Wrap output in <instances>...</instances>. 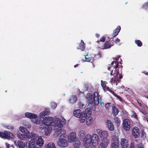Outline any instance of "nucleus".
Instances as JSON below:
<instances>
[{
  "mask_svg": "<svg viewBox=\"0 0 148 148\" xmlns=\"http://www.w3.org/2000/svg\"><path fill=\"white\" fill-rule=\"evenodd\" d=\"M84 145L86 148H88L90 146L91 142L88 141H83Z\"/></svg>",
  "mask_w": 148,
  "mask_h": 148,
  "instance_id": "obj_37",
  "label": "nucleus"
},
{
  "mask_svg": "<svg viewBox=\"0 0 148 148\" xmlns=\"http://www.w3.org/2000/svg\"><path fill=\"white\" fill-rule=\"evenodd\" d=\"M49 114V110H45L40 113L39 116L41 118H44L45 115Z\"/></svg>",
  "mask_w": 148,
  "mask_h": 148,
  "instance_id": "obj_24",
  "label": "nucleus"
},
{
  "mask_svg": "<svg viewBox=\"0 0 148 148\" xmlns=\"http://www.w3.org/2000/svg\"><path fill=\"white\" fill-rule=\"evenodd\" d=\"M130 148H134V145L133 143H131Z\"/></svg>",
  "mask_w": 148,
  "mask_h": 148,
  "instance_id": "obj_55",
  "label": "nucleus"
},
{
  "mask_svg": "<svg viewBox=\"0 0 148 148\" xmlns=\"http://www.w3.org/2000/svg\"><path fill=\"white\" fill-rule=\"evenodd\" d=\"M93 102H101L102 97L98 92L95 91L93 94Z\"/></svg>",
  "mask_w": 148,
  "mask_h": 148,
  "instance_id": "obj_10",
  "label": "nucleus"
},
{
  "mask_svg": "<svg viewBox=\"0 0 148 148\" xmlns=\"http://www.w3.org/2000/svg\"><path fill=\"white\" fill-rule=\"evenodd\" d=\"M42 123L48 126H50L53 123V119L52 117H45L43 120Z\"/></svg>",
  "mask_w": 148,
  "mask_h": 148,
  "instance_id": "obj_4",
  "label": "nucleus"
},
{
  "mask_svg": "<svg viewBox=\"0 0 148 148\" xmlns=\"http://www.w3.org/2000/svg\"><path fill=\"white\" fill-rule=\"evenodd\" d=\"M142 73L145 74V75H148V72H146V71H144L142 72Z\"/></svg>",
  "mask_w": 148,
  "mask_h": 148,
  "instance_id": "obj_58",
  "label": "nucleus"
},
{
  "mask_svg": "<svg viewBox=\"0 0 148 148\" xmlns=\"http://www.w3.org/2000/svg\"><path fill=\"white\" fill-rule=\"evenodd\" d=\"M114 79L113 78L111 79H110V82L112 83V84H114L115 83V82H114Z\"/></svg>",
  "mask_w": 148,
  "mask_h": 148,
  "instance_id": "obj_56",
  "label": "nucleus"
},
{
  "mask_svg": "<svg viewBox=\"0 0 148 148\" xmlns=\"http://www.w3.org/2000/svg\"><path fill=\"white\" fill-rule=\"evenodd\" d=\"M91 142L92 144L97 143H98L99 141V139L98 136L96 134H93L91 135Z\"/></svg>",
  "mask_w": 148,
  "mask_h": 148,
  "instance_id": "obj_16",
  "label": "nucleus"
},
{
  "mask_svg": "<svg viewBox=\"0 0 148 148\" xmlns=\"http://www.w3.org/2000/svg\"><path fill=\"white\" fill-rule=\"evenodd\" d=\"M123 129L126 131H129L131 127L130 120L127 119H124L123 121Z\"/></svg>",
  "mask_w": 148,
  "mask_h": 148,
  "instance_id": "obj_6",
  "label": "nucleus"
},
{
  "mask_svg": "<svg viewBox=\"0 0 148 148\" xmlns=\"http://www.w3.org/2000/svg\"><path fill=\"white\" fill-rule=\"evenodd\" d=\"M106 124L109 130L112 131L114 130V125L110 120L108 119L106 121Z\"/></svg>",
  "mask_w": 148,
  "mask_h": 148,
  "instance_id": "obj_17",
  "label": "nucleus"
},
{
  "mask_svg": "<svg viewBox=\"0 0 148 148\" xmlns=\"http://www.w3.org/2000/svg\"><path fill=\"white\" fill-rule=\"evenodd\" d=\"M64 135L65 134H61L58 142V146L62 148L66 147L68 144V141L66 139L64 138H62V136L63 137H65Z\"/></svg>",
  "mask_w": 148,
  "mask_h": 148,
  "instance_id": "obj_2",
  "label": "nucleus"
},
{
  "mask_svg": "<svg viewBox=\"0 0 148 148\" xmlns=\"http://www.w3.org/2000/svg\"><path fill=\"white\" fill-rule=\"evenodd\" d=\"M6 147L7 148H9L10 147V145L8 143H5Z\"/></svg>",
  "mask_w": 148,
  "mask_h": 148,
  "instance_id": "obj_59",
  "label": "nucleus"
},
{
  "mask_svg": "<svg viewBox=\"0 0 148 148\" xmlns=\"http://www.w3.org/2000/svg\"><path fill=\"white\" fill-rule=\"evenodd\" d=\"M142 8L146 9L148 8V3L147 2L144 3L142 7Z\"/></svg>",
  "mask_w": 148,
  "mask_h": 148,
  "instance_id": "obj_46",
  "label": "nucleus"
},
{
  "mask_svg": "<svg viewBox=\"0 0 148 148\" xmlns=\"http://www.w3.org/2000/svg\"><path fill=\"white\" fill-rule=\"evenodd\" d=\"M118 98L119 99V101H122V99L121 98V97H119V96H118Z\"/></svg>",
  "mask_w": 148,
  "mask_h": 148,
  "instance_id": "obj_62",
  "label": "nucleus"
},
{
  "mask_svg": "<svg viewBox=\"0 0 148 148\" xmlns=\"http://www.w3.org/2000/svg\"><path fill=\"white\" fill-rule=\"evenodd\" d=\"M143 145L141 144H139L138 145V148H143Z\"/></svg>",
  "mask_w": 148,
  "mask_h": 148,
  "instance_id": "obj_54",
  "label": "nucleus"
},
{
  "mask_svg": "<svg viewBox=\"0 0 148 148\" xmlns=\"http://www.w3.org/2000/svg\"><path fill=\"white\" fill-rule=\"evenodd\" d=\"M84 104L82 102H78L77 104V107L79 108H82L84 106Z\"/></svg>",
  "mask_w": 148,
  "mask_h": 148,
  "instance_id": "obj_44",
  "label": "nucleus"
},
{
  "mask_svg": "<svg viewBox=\"0 0 148 148\" xmlns=\"http://www.w3.org/2000/svg\"><path fill=\"white\" fill-rule=\"evenodd\" d=\"M52 130L51 127H48L47 128H46L45 130V134L47 136L49 135L52 132Z\"/></svg>",
  "mask_w": 148,
  "mask_h": 148,
  "instance_id": "obj_25",
  "label": "nucleus"
},
{
  "mask_svg": "<svg viewBox=\"0 0 148 148\" xmlns=\"http://www.w3.org/2000/svg\"><path fill=\"white\" fill-rule=\"evenodd\" d=\"M112 114L114 115H116L118 113L119 111L118 109L115 106H113L112 107Z\"/></svg>",
  "mask_w": 148,
  "mask_h": 148,
  "instance_id": "obj_31",
  "label": "nucleus"
},
{
  "mask_svg": "<svg viewBox=\"0 0 148 148\" xmlns=\"http://www.w3.org/2000/svg\"><path fill=\"white\" fill-rule=\"evenodd\" d=\"M81 143L79 140H76L74 144V147L75 148H79L80 145Z\"/></svg>",
  "mask_w": 148,
  "mask_h": 148,
  "instance_id": "obj_33",
  "label": "nucleus"
},
{
  "mask_svg": "<svg viewBox=\"0 0 148 148\" xmlns=\"http://www.w3.org/2000/svg\"><path fill=\"white\" fill-rule=\"evenodd\" d=\"M109 143V140L107 138H104L102 142L99 144L100 148H106L108 145Z\"/></svg>",
  "mask_w": 148,
  "mask_h": 148,
  "instance_id": "obj_13",
  "label": "nucleus"
},
{
  "mask_svg": "<svg viewBox=\"0 0 148 148\" xmlns=\"http://www.w3.org/2000/svg\"><path fill=\"white\" fill-rule=\"evenodd\" d=\"M25 116L27 118L33 119L32 121L36 124H40V119L37 117V115L32 113L26 112L25 114Z\"/></svg>",
  "mask_w": 148,
  "mask_h": 148,
  "instance_id": "obj_1",
  "label": "nucleus"
},
{
  "mask_svg": "<svg viewBox=\"0 0 148 148\" xmlns=\"http://www.w3.org/2000/svg\"><path fill=\"white\" fill-rule=\"evenodd\" d=\"M141 136L142 137H146V133L144 131H142L141 132Z\"/></svg>",
  "mask_w": 148,
  "mask_h": 148,
  "instance_id": "obj_49",
  "label": "nucleus"
},
{
  "mask_svg": "<svg viewBox=\"0 0 148 148\" xmlns=\"http://www.w3.org/2000/svg\"><path fill=\"white\" fill-rule=\"evenodd\" d=\"M96 131L98 134L101 138H106L108 136V133L106 131L102 130L99 129H97Z\"/></svg>",
  "mask_w": 148,
  "mask_h": 148,
  "instance_id": "obj_7",
  "label": "nucleus"
},
{
  "mask_svg": "<svg viewBox=\"0 0 148 148\" xmlns=\"http://www.w3.org/2000/svg\"><path fill=\"white\" fill-rule=\"evenodd\" d=\"M0 137L9 140L10 138L13 139L14 138V135L10 132L5 131L3 132H0Z\"/></svg>",
  "mask_w": 148,
  "mask_h": 148,
  "instance_id": "obj_3",
  "label": "nucleus"
},
{
  "mask_svg": "<svg viewBox=\"0 0 148 148\" xmlns=\"http://www.w3.org/2000/svg\"><path fill=\"white\" fill-rule=\"evenodd\" d=\"M27 136L28 138L31 139L29 144L31 141V143L33 142L34 143V144H35V142L38 138V135L37 134L31 132L30 134H27Z\"/></svg>",
  "mask_w": 148,
  "mask_h": 148,
  "instance_id": "obj_5",
  "label": "nucleus"
},
{
  "mask_svg": "<svg viewBox=\"0 0 148 148\" xmlns=\"http://www.w3.org/2000/svg\"><path fill=\"white\" fill-rule=\"evenodd\" d=\"M111 104L110 102H107L106 104H105V106L106 108L108 110L110 107Z\"/></svg>",
  "mask_w": 148,
  "mask_h": 148,
  "instance_id": "obj_45",
  "label": "nucleus"
},
{
  "mask_svg": "<svg viewBox=\"0 0 148 148\" xmlns=\"http://www.w3.org/2000/svg\"><path fill=\"white\" fill-rule=\"evenodd\" d=\"M84 86L85 87V88L86 91H87L88 90V85L87 84H85L84 85Z\"/></svg>",
  "mask_w": 148,
  "mask_h": 148,
  "instance_id": "obj_52",
  "label": "nucleus"
},
{
  "mask_svg": "<svg viewBox=\"0 0 148 148\" xmlns=\"http://www.w3.org/2000/svg\"><path fill=\"white\" fill-rule=\"evenodd\" d=\"M19 129L21 131V132L23 133V134H26V135L29 134L27 133V131L28 130L26 128L24 127H19ZM29 132H28V133H29Z\"/></svg>",
  "mask_w": 148,
  "mask_h": 148,
  "instance_id": "obj_28",
  "label": "nucleus"
},
{
  "mask_svg": "<svg viewBox=\"0 0 148 148\" xmlns=\"http://www.w3.org/2000/svg\"><path fill=\"white\" fill-rule=\"evenodd\" d=\"M82 112L80 110H75L73 111V114L74 116L78 118L81 114Z\"/></svg>",
  "mask_w": 148,
  "mask_h": 148,
  "instance_id": "obj_23",
  "label": "nucleus"
},
{
  "mask_svg": "<svg viewBox=\"0 0 148 148\" xmlns=\"http://www.w3.org/2000/svg\"><path fill=\"white\" fill-rule=\"evenodd\" d=\"M112 39V38H111L110 40ZM114 41L112 40L106 41L103 45V47L102 49H106L110 48L114 45Z\"/></svg>",
  "mask_w": 148,
  "mask_h": 148,
  "instance_id": "obj_9",
  "label": "nucleus"
},
{
  "mask_svg": "<svg viewBox=\"0 0 148 148\" xmlns=\"http://www.w3.org/2000/svg\"><path fill=\"white\" fill-rule=\"evenodd\" d=\"M93 95L90 93H88L86 96V99L88 102H93Z\"/></svg>",
  "mask_w": 148,
  "mask_h": 148,
  "instance_id": "obj_20",
  "label": "nucleus"
},
{
  "mask_svg": "<svg viewBox=\"0 0 148 148\" xmlns=\"http://www.w3.org/2000/svg\"><path fill=\"white\" fill-rule=\"evenodd\" d=\"M138 104L139 105L141 106V107H143V104L141 103V102H138Z\"/></svg>",
  "mask_w": 148,
  "mask_h": 148,
  "instance_id": "obj_61",
  "label": "nucleus"
},
{
  "mask_svg": "<svg viewBox=\"0 0 148 148\" xmlns=\"http://www.w3.org/2000/svg\"><path fill=\"white\" fill-rule=\"evenodd\" d=\"M99 103L100 104L101 106H102V104H103V102H89V103H88V104H93V105L94 104L95 105H97Z\"/></svg>",
  "mask_w": 148,
  "mask_h": 148,
  "instance_id": "obj_47",
  "label": "nucleus"
},
{
  "mask_svg": "<svg viewBox=\"0 0 148 148\" xmlns=\"http://www.w3.org/2000/svg\"><path fill=\"white\" fill-rule=\"evenodd\" d=\"M66 120L65 119H63V121H62V123H63V122H64V124L66 123Z\"/></svg>",
  "mask_w": 148,
  "mask_h": 148,
  "instance_id": "obj_63",
  "label": "nucleus"
},
{
  "mask_svg": "<svg viewBox=\"0 0 148 148\" xmlns=\"http://www.w3.org/2000/svg\"><path fill=\"white\" fill-rule=\"evenodd\" d=\"M106 83V81H103L102 80L101 81V85L104 90H105Z\"/></svg>",
  "mask_w": 148,
  "mask_h": 148,
  "instance_id": "obj_41",
  "label": "nucleus"
},
{
  "mask_svg": "<svg viewBox=\"0 0 148 148\" xmlns=\"http://www.w3.org/2000/svg\"><path fill=\"white\" fill-rule=\"evenodd\" d=\"M117 142L113 143L111 145V148H119V141L117 140Z\"/></svg>",
  "mask_w": 148,
  "mask_h": 148,
  "instance_id": "obj_30",
  "label": "nucleus"
},
{
  "mask_svg": "<svg viewBox=\"0 0 148 148\" xmlns=\"http://www.w3.org/2000/svg\"><path fill=\"white\" fill-rule=\"evenodd\" d=\"M17 137L21 140H25L27 138V135L23 134H17Z\"/></svg>",
  "mask_w": 148,
  "mask_h": 148,
  "instance_id": "obj_26",
  "label": "nucleus"
},
{
  "mask_svg": "<svg viewBox=\"0 0 148 148\" xmlns=\"http://www.w3.org/2000/svg\"><path fill=\"white\" fill-rule=\"evenodd\" d=\"M132 136L135 138H138L140 136V131L138 127L134 126L132 129Z\"/></svg>",
  "mask_w": 148,
  "mask_h": 148,
  "instance_id": "obj_11",
  "label": "nucleus"
},
{
  "mask_svg": "<svg viewBox=\"0 0 148 148\" xmlns=\"http://www.w3.org/2000/svg\"><path fill=\"white\" fill-rule=\"evenodd\" d=\"M121 146L122 148H129V145L128 141L125 138H121Z\"/></svg>",
  "mask_w": 148,
  "mask_h": 148,
  "instance_id": "obj_14",
  "label": "nucleus"
},
{
  "mask_svg": "<svg viewBox=\"0 0 148 148\" xmlns=\"http://www.w3.org/2000/svg\"><path fill=\"white\" fill-rule=\"evenodd\" d=\"M133 117L134 118H135L137 120H138V118L137 115L135 112L133 114Z\"/></svg>",
  "mask_w": 148,
  "mask_h": 148,
  "instance_id": "obj_51",
  "label": "nucleus"
},
{
  "mask_svg": "<svg viewBox=\"0 0 148 148\" xmlns=\"http://www.w3.org/2000/svg\"><path fill=\"white\" fill-rule=\"evenodd\" d=\"M76 139V133L75 132L71 133L68 136V140L70 143L74 141Z\"/></svg>",
  "mask_w": 148,
  "mask_h": 148,
  "instance_id": "obj_15",
  "label": "nucleus"
},
{
  "mask_svg": "<svg viewBox=\"0 0 148 148\" xmlns=\"http://www.w3.org/2000/svg\"><path fill=\"white\" fill-rule=\"evenodd\" d=\"M77 100V97L75 95H72L69 101L70 102H76Z\"/></svg>",
  "mask_w": 148,
  "mask_h": 148,
  "instance_id": "obj_35",
  "label": "nucleus"
},
{
  "mask_svg": "<svg viewBox=\"0 0 148 148\" xmlns=\"http://www.w3.org/2000/svg\"><path fill=\"white\" fill-rule=\"evenodd\" d=\"M16 145L19 148H24L25 146V143L21 141H18Z\"/></svg>",
  "mask_w": 148,
  "mask_h": 148,
  "instance_id": "obj_22",
  "label": "nucleus"
},
{
  "mask_svg": "<svg viewBox=\"0 0 148 148\" xmlns=\"http://www.w3.org/2000/svg\"><path fill=\"white\" fill-rule=\"evenodd\" d=\"M121 57V56L120 55L118 56L117 57H115L114 58H113V59L114 60H118Z\"/></svg>",
  "mask_w": 148,
  "mask_h": 148,
  "instance_id": "obj_53",
  "label": "nucleus"
},
{
  "mask_svg": "<svg viewBox=\"0 0 148 148\" xmlns=\"http://www.w3.org/2000/svg\"><path fill=\"white\" fill-rule=\"evenodd\" d=\"M87 54L86 55H84L85 56V59L86 60V62H92L94 60V58H87L86 57V56H87Z\"/></svg>",
  "mask_w": 148,
  "mask_h": 148,
  "instance_id": "obj_42",
  "label": "nucleus"
},
{
  "mask_svg": "<svg viewBox=\"0 0 148 148\" xmlns=\"http://www.w3.org/2000/svg\"><path fill=\"white\" fill-rule=\"evenodd\" d=\"M64 125V122L62 123L61 120L59 119H57L55 120L54 121V126L56 127V129H62L63 125Z\"/></svg>",
  "mask_w": 148,
  "mask_h": 148,
  "instance_id": "obj_8",
  "label": "nucleus"
},
{
  "mask_svg": "<svg viewBox=\"0 0 148 148\" xmlns=\"http://www.w3.org/2000/svg\"><path fill=\"white\" fill-rule=\"evenodd\" d=\"M88 116L87 112H86L83 111L82 112L81 114L78 118L79 119L80 122L81 123H83L86 120Z\"/></svg>",
  "mask_w": 148,
  "mask_h": 148,
  "instance_id": "obj_12",
  "label": "nucleus"
},
{
  "mask_svg": "<svg viewBox=\"0 0 148 148\" xmlns=\"http://www.w3.org/2000/svg\"><path fill=\"white\" fill-rule=\"evenodd\" d=\"M91 135L88 134L85 136L84 137V139L82 141H88L91 142Z\"/></svg>",
  "mask_w": 148,
  "mask_h": 148,
  "instance_id": "obj_29",
  "label": "nucleus"
},
{
  "mask_svg": "<svg viewBox=\"0 0 148 148\" xmlns=\"http://www.w3.org/2000/svg\"><path fill=\"white\" fill-rule=\"evenodd\" d=\"M46 148H56V147L54 143H49L47 145Z\"/></svg>",
  "mask_w": 148,
  "mask_h": 148,
  "instance_id": "obj_36",
  "label": "nucleus"
},
{
  "mask_svg": "<svg viewBox=\"0 0 148 148\" xmlns=\"http://www.w3.org/2000/svg\"><path fill=\"white\" fill-rule=\"evenodd\" d=\"M37 139V140L35 141L36 143V145H38L40 147L42 146L44 144V142L42 137H39Z\"/></svg>",
  "mask_w": 148,
  "mask_h": 148,
  "instance_id": "obj_19",
  "label": "nucleus"
},
{
  "mask_svg": "<svg viewBox=\"0 0 148 148\" xmlns=\"http://www.w3.org/2000/svg\"><path fill=\"white\" fill-rule=\"evenodd\" d=\"M120 42V40L118 38H117L116 40H115V42L116 43H117L119 42Z\"/></svg>",
  "mask_w": 148,
  "mask_h": 148,
  "instance_id": "obj_57",
  "label": "nucleus"
},
{
  "mask_svg": "<svg viewBox=\"0 0 148 148\" xmlns=\"http://www.w3.org/2000/svg\"><path fill=\"white\" fill-rule=\"evenodd\" d=\"M120 80L118 78H115L114 79V82H115V83H116V85L117 84V83H116L117 82H119L120 81Z\"/></svg>",
  "mask_w": 148,
  "mask_h": 148,
  "instance_id": "obj_50",
  "label": "nucleus"
},
{
  "mask_svg": "<svg viewBox=\"0 0 148 148\" xmlns=\"http://www.w3.org/2000/svg\"><path fill=\"white\" fill-rule=\"evenodd\" d=\"M85 112H87V115L88 116H90L92 112L90 108H86Z\"/></svg>",
  "mask_w": 148,
  "mask_h": 148,
  "instance_id": "obj_39",
  "label": "nucleus"
},
{
  "mask_svg": "<svg viewBox=\"0 0 148 148\" xmlns=\"http://www.w3.org/2000/svg\"><path fill=\"white\" fill-rule=\"evenodd\" d=\"M100 41L104 42L106 40V37L104 36H102L100 39Z\"/></svg>",
  "mask_w": 148,
  "mask_h": 148,
  "instance_id": "obj_48",
  "label": "nucleus"
},
{
  "mask_svg": "<svg viewBox=\"0 0 148 148\" xmlns=\"http://www.w3.org/2000/svg\"><path fill=\"white\" fill-rule=\"evenodd\" d=\"M85 44L83 41L82 40H81V42L79 45V48H77V49H81L82 51H84L85 49V47L84 46Z\"/></svg>",
  "mask_w": 148,
  "mask_h": 148,
  "instance_id": "obj_27",
  "label": "nucleus"
},
{
  "mask_svg": "<svg viewBox=\"0 0 148 148\" xmlns=\"http://www.w3.org/2000/svg\"><path fill=\"white\" fill-rule=\"evenodd\" d=\"M135 42L138 47H140L142 45V42L139 40H136Z\"/></svg>",
  "mask_w": 148,
  "mask_h": 148,
  "instance_id": "obj_43",
  "label": "nucleus"
},
{
  "mask_svg": "<svg viewBox=\"0 0 148 148\" xmlns=\"http://www.w3.org/2000/svg\"><path fill=\"white\" fill-rule=\"evenodd\" d=\"M92 120L90 117H88L86 121V123L87 125H89L92 124Z\"/></svg>",
  "mask_w": 148,
  "mask_h": 148,
  "instance_id": "obj_40",
  "label": "nucleus"
},
{
  "mask_svg": "<svg viewBox=\"0 0 148 148\" xmlns=\"http://www.w3.org/2000/svg\"><path fill=\"white\" fill-rule=\"evenodd\" d=\"M86 136V133L84 131L82 130L80 131L79 133V137L81 140L82 141L84 139Z\"/></svg>",
  "mask_w": 148,
  "mask_h": 148,
  "instance_id": "obj_21",
  "label": "nucleus"
},
{
  "mask_svg": "<svg viewBox=\"0 0 148 148\" xmlns=\"http://www.w3.org/2000/svg\"><path fill=\"white\" fill-rule=\"evenodd\" d=\"M111 65H113L114 68L116 69L119 67V62L117 61H113L111 64Z\"/></svg>",
  "mask_w": 148,
  "mask_h": 148,
  "instance_id": "obj_34",
  "label": "nucleus"
},
{
  "mask_svg": "<svg viewBox=\"0 0 148 148\" xmlns=\"http://www.w3.org/2000/svg\"><path fill=\"white\" fill-rule=\"evenodd\" d=\"M114 122L116 124H117V125H119L121 123V121L119 118L118 117H116L114 119Z\"/></svg>",
  "mask_w": 148,
  "mask_h": 148,
  "instance_id": "obj_38",
  "label": "nucleus"
},
{
  "mask_svg": "<svg viewBox=\"0 0 148 148\" xmlns=\"http://www.w3.org/2000/svg\"><path fill=\"white\" fill-rule=\"evenodd\" d=\"M122 77H123V76L121 75V74H119V79H120V80L122 78Z\"/></svg>",
  "mask_w": 148,
  "mask_h": 148,
  "instance_id": "obj_60",
  "label": "nucleus"
},
{
  "mask_svg": "<svg viewBox=\"0 0 148 148\" xmlns=\"http://www.w3.org/2000/svg\"><path fill=\"white\" fill-rule=\"evenodd\" d=\"M58 129V130L55 132L53 135V137H56L59 136L60 135V134L61 133L62 129Z\"/></svg>",
  "mask_w": 148,
  "mask_h": 148,
  "instance_id": "obj_32",
  "label": "nucleus"
},
{
  "mask_svg": "<svg viewBox=\"0 0 148 148\" xmlns=\"http://www.w3.org/2000/svg\"><path fill=\"white\" fill-rule=\"evenodd\" d=\"M78 65H79V64H77L76 65H74V68L76 67L77 66H78Z\"/></svg>",
  "mask_w": 148,
  "mask_h": 148,
  "instance_id": "obj_64",
  "label": "nucleus"
},
{
  "mask_svg": "<svg viewBox=\"0 0 148 148\" xmlns=\"http://www.w3.org/2000/svg\"><path fill=\"white\" fill-rule=\"evenodd\" d=\"M121 27L120 26H117L116 28L115 29L113 32L112 36V38L115 37L118 34L121 30Z\"/></svg>",
  "mask_w": 148,
  "mask_h": 148,
  "instance_id": "obj_18",
  "label": "nucleus"
}]
</instances>
